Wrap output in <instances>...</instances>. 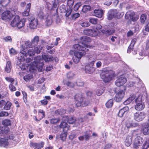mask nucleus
<instances>
[{
  "label": "nucleus",
  "mask_w": 149,
  "mask_h": 149,
  "mask_svg": "<svg viewBox=\"0 0 149 149\" xmlns=\"http://www.w3.org/2000/svg\"><path fill=\"white\" fill-rule=\"evenodd\" d=\"M63 120L59 125V128H62L64 132H66L69 130V126L67 123L66 120Z\"/></svg>",
  "instance_id": "obj_17"
},
{
  "label": "nucleus",
  "mask_w": 149,
  "mask_h": 149,
  "mask_svg": "<svg viewBox=\"0 0 149 149\" xmlns=\"http://www.w3.org/2000/svg\"><path fill=\"white\" fill-rule=\"evenodd\" d=\"M5 79L7 81L10 82V84L13 83L15 85H17V81L9 77H6Z\"/></svg>",
  "instance_id": "obj_37"
},
{
  "label": "nucleus",
  "mask_w": 149,
  "mask_h": 149,
  "mask_svg": "<svg viewBox=\"0 0 149 149\" xmlns=\"http://www.w3.org/2000/svg\"><path fill=\"white\" fill-rule=\"evenodd\" d=\"M146 116V113L144 112H136L134 114V119L136 121L140 122L142 121Z\"/></svg>",
  "instance_id": "obj_9"
},
{
  "label": "nucleus",
  "mask_w": 149,
  "mask_h": 149,
  "mask_svg": "<svg viewBox=\"0 0 149 149\" xmlns=\"http://www.w3.org/2000/svg\"><path fill=\"white\" fill-rule=\"evenodd\" d=\"M44 143L43 142H41L40 143L31 142L30 146L31 147L34 148V149H41V148L43 147Z\"/></svg>",
  "instance_id": "obj_18"
},
{
  "label": "nucleus",
  "mask_w": 149,
  "mask_h": 149,
  "mask_svg": "<svg viewBox=\"0 0 149 149\" xmlns=\"http://www.w3.org/2000/svg\"><path fill=\"white\" fill-rule=\"evenodd\" d=\"M11 63L10 61H7L6 63V67L5 68V70L7 72L9 73L11 70Z\"/></svg>",
  "instance_id": "obj_36"
},
{
  "label": "nucleus",
  "mask_w": 149,
  "mask_h": 149,
  "mask_svg": "<svg viewBox=\"0 0 149 149\" xmlns=\"http://www.w3.org/2000/svg\"><path fill=\"white\" fill-rule=\"evenodd\" d=\"M84 136V139L86 141L88 140L91 137L89 132H86Z\"/></svg>",
  "instance_id": "obj_51"
},
{
  "label": "nucleus",
  "mask_w": 149,
  "mask_h": 149,
  "mask_svg": "<svg viewBox=\"0 0 149 149\" xmlns=\"http://www.w3.org/2000/svg\"><path fill=\"white\" fill-rule=\"evenodd\" d=\"M28 19L30 22L29 23V26L31 29H34L36 28L38 25V21L37 19L33 16H29Z\"/></svg>",
  "instance_id": "obj_11"
},
{
  "label": "nucleus",
  "mask_w": 149,
  "mask_h": 149,
  "mask_svg": "<svg viewBox=\"0 0 149 149\" xmlns=\"http://www.w3.org/2000/svg\"><path fill=\"white\" fill-rule=\"evenodd\" d=\"M9 131L8 128L7 126L1 127L0 126V134H6Z\"/></svg>",
  "instance_id": "obj_31"
},
{
  "label": "nucleus",
  "mask_w": 149,
  "mask_h": 149,
  "mask_svg": "<svg viewBox=\"0 0 149 149\" xmlns=\"http://www.w3.org/2000/svg\"><path fill=\"white\" fill-rule=\"evenodd\" d=\"M101 32L103 33H104L107 36L110 35L112 33V31L110 30H108L107 29H105L101 30Z\"/></svg>",
  "instance_id": "obj_40"
},
{
  "label": "nucleus",
  "mask_w": 149,
  "mask_h": 149,
  "mask_svg": "<svg viewBox=\"0 0 149 149\" xmlns=\"http://www.w3.org/2000/svg\"><path fill=\"white\" fill-rule=\"evenodd\" d=\"M124 15V13L123 12L118 11L117 10V13L115 14V17L117 18H120L122 17Z\"/></svg>",
  "instance_id": "obj_42"
},
{
  "label": "nucleus",
  "mask_w": 149,
  "mask_h": 149,
  "mask_svg": "<svg viewBox=\"0 0 149 149\" xmlns=\"http://www.w3.org/2000/svg\"><path fill=\"white\" fill-rule=\"evenodd\" d=\"M35 51L36 52L35 50H33V49H32L29 50L27 49V50H21L20 52L21 54L26 56L29 55V56H32L34 55L35 54Z\"/></svg>",
  "instance_id": "obj_16"
},
{
  "label": "nucleus",
  "mask_w": 149,
  "mask_h": 149,
  "mask_svg": "<svg viewBox=\"0 0 149 149\" xmlns=\"http://www.w3.org/2000/svg\"><path fill=\"white\" fill-rule=\"evenodd\" d=\"M93 60L91 61V59H90L89 64L88 65H86V66L85 72L86 73L89 74H91L94 71L95 68L93 66L95 61L99 59V58L94 56Z\"/></svg>",
  "instance_id": "obj_7"
},
{
  "label": "nucleus",
  "mask_w": 149,
  "mask_h": 149,
  "mask_svg": "<svg viewBox=\"0 0 149 149\" xmlns=\"http://www.w3.org/2000/svg\"><path fill=\"white\" fill-rule=\"evenodd\" d=\"M60 121L59 118H53L50 120V123L53 124H56L58 123Z\"/></svg>",
  "instance_id": "obj_41"
},
{
  "label": "nucleus",
  "mask_w": 149,
  "mask_h": 149,
  "mask_svg": "<svg viewBox=\"0 0 149 149\" xmlns=\"http://www.w3.org/2000/svg\"><path fill=\"white\" fill-rule=\"evenodd\" d=\"M134 15H135L134 12L132 11H129L126 13L125 17L126 19H128L130 17L131 18Z\"/></svg>",
  "instance_id": "obj_33"
},
{
  "label": "nucleus",
  "mask_w": 149,
  "mask_h": 149,
  "mask_svg": "<svg viewBox=\"0 0 149 149\" xmlns=\"http://www.w3.org/2000/svg\"><path fill=\"white\" fill-rule=\"evenodd\" d=\"M10 53L11 55H14L17 53V52L13 48H11L10 50Z\"/></svg>",
  "instance_id": "obj_58"
},
{
  "label": "nucleus",
  "mask_w": 149,
  "mask_h": 149,
  "mask_svg": "<svg viewBox=\"0 0 149 149\" xmlns=\"http://www.w3.org/2000/svg\"><path fill=\"white\" fill-rule=\"evenodd\" d=\"M11 104L9 102H7L5 104V106L4 107V109L6 110H8L10 108L11 106Z\"/></svg>",
  "instance_id": "obj_45"
},
{
  "label": "nucleus",
  "mask_w": 149,
  "mask_h": 149,
  "mask_svg": "<svg viewBox=\"0 0 149 149\" xmlns=\"http://www.w3.org/2000/svg\"><path fill=\"white\" fill-rule=\"evenodd\" d=\"M73 49L69 52L70 55H74L73 60L75 63H79L81 57L86 54V52L88 51V46L83 44H77L73 45Z\"/></svg>",
  "instance_id": "obj_1"
},
{
  "label": "nucleus",
  "mask_w": 149,
  "mask_h": 149,
  "mask_svg": "<svg viewBox=\"0 0 149 149\" xmlns=\"http://www.w3.org/2000/svg\"><path fill=\"white\" fill-rule=\"evenodd\" d=\"M141 131L144 135H147L149 134V126L146 123L143 125Z\"/></svg>",
  "instance_id": "obj_23"
},
{
  "label": "nucleus",
  "mask_w": 149,
  "mask_h": 149,
  "mask_svg": "<svg viewBox=\"0 0 149 149\" xmlns=\"http://www.w3.org/2000/svg\"><path fill=\"white\" fill-rule=\"evenodd\" d=\"M39 41V37L38 36H36L31 41L32 44H35L33 46L34 49L36 52L37 54H39L42 48V46H40L38 47L37 45Z\"/></svg>",
  "instance_id": "obj_8"
},
{
  "label": "nucleus",
  "mask_w": 149,
  "mask_h": 149,
  "mask_svg": "<svg viewBox=\"0 0 149 149\" xmlns=\"http://www.w3.org/2000/svg\"><path fill=\"white\" fill-rule=\"evenodd\" d=\"M105 89L102 86L99 87L96 91V94L98 96L101 95L104 92Z\"/></svg>",
  "instance_id": "obj_32"
},
{
  "label": "nucleus",
  "mask_w": 149,
  "mask_h": 149,
  "mask_svg": "<svg viewBox=\"0 0 149 149\" xmlns=\"http://www.w3.org/2000/svg\"><path fill=\"white\" fill-rule=\"evenodd\" d=\"M63 120L67 121L70 124H73L76 120V118L74 117L71 116L68 117L66 116L63 117Z\"/></svg>",
  "instance_id": "obj_25"
},
{
  "label": "nucleus",
  "mask_w": 149,
  "mask_h": 149,
  "mask_svg": "<svg viewBox=\"0 0 149 149\" xmlns=\"http://www.w3.org/2000/svg\"><path fill=\"white\" fill-rule=\"evenodd\" d=\"M41 58L40 56H37L35 57L33 62L31 63L29 65L28 64V66L22 65L19 67L22 70H28L31 73L34 72L36 68H38L39 71L41 72L44 63Z\"/></svg>",
  "instance_id": "obj_2"
},
{
  "label": "nucleus",
  "mask_w": 149,
  "mask_h": 149,
  "mask_svg": "<svg viewBox=\"0 0 149 149\" xmlns=\"http://www.w3.org/2000/svg\"><path fill=\"white\" fill-rule=\"evenodd\" d=\"M10 2V0H0V5L3 7H5L8 6Z\"/></svg>",
  "instance_id": "obj_30"
},
{
  "label": "nucleus",
  "mask_w": 149,
  "mask_h": 149,
  "mask_svg": "<svg viewBox=\"0 0 149 149\" xmlns=\"http://www.w3.org/2000/svg\"><path fill=\"white\" fill-rule=\"evenodd\" d=\"M8 115V114L7 112L1 111L0 112V117L7 116Z\"/></svg>",
  "instance_id": "obj_61"
},
{
  "label": "nucleus",
  "mask_w": 149,
  "mask_h": 149,
  "mask_svg": "<svg viewBox=\"0 0 149 149\" xmlns=\"http://www.w3.org/2000/svg\"><path fill=\"white\" fill-rule=\"evenodd\" d=\"M25 20L24 18L20 19L17 15H16L11 21L10 25L13 27H17L18 29L22 28L24 26Z\"/></svg>",
  "instance_id": "obj_3"
},
{
  "label": "nucleus",
  "mask_w": 149,
  "mask_h": 149,
  "mask_svg": "<svg viewBox=\"0 0 149 149\" xmlns=\"http://www.w3.org/2000/svg\"><path fill=\"white\" fill-rule=\"evenodd\" d=\"M67 77L68 79H72L74 77V73L70 72L67 73Z\"/></svg>",
  "instance_id": "obj_50"
},
{
  "label": "nucleus",
  "mask_w": 149,
  "mask_h": 149,
  "mask_svg": "<svg viewBox=\"0 0 149 149\" xmlns=\"http://www.w3.org/2000/svg\"><path fill=\"white\" fill-rule=\"evenodd\" d=\"M136 41V39L135 38L133 39L132 40L130 46L128 47V49L127 51V53H130V50H131L133 49L134 46L135 44Z\"/></svg>",
  "instance_id": "obj_34"
},
{
  "label": "nucleus",
  "mask_w": 149,
  "mask_h": 149,
  "mask_svg": "<svg viewBox=\"0 0 149 149\" xmlns=\"http://www.w3.org/2000/svg\"><path fill=\"white\" fill-rule=\"evenodd\" d=\"M41 57L43 63L44 64V61L43 59L45 62H49L52 61L53 59V58L51 56H49L46 55L45 54H44L42 55V57L40 56ZM44 65V64H43ZM44 65H43V66Z\"/></svg>",
  "instance_id": "obj_19"
},
{
  "label": "nucleus",
  "mask_w": 149,
  "mask_h": 149,
  "mask_svg": "<svg viewBox=\"0 0 149 149\" xmlns=\"http://www.w3.org/2000/svg\"><path fill=\"white\" fill-rule=\"evenodd\" d=\"M17 10L16 9H15L14 13L9 10H7L4 11L1 15V19L6 22L10 21L15 15V12Z\"/></svg>",
  "instance_id": "obj_6"
},
{
  "label": "nucleus",
  "mask_w": 149,
  "mask_h": 149,
  "mask_svg": "<svg viewBox=\"0 0 149 149\" xmlns=\"http://www.w3.org/2000/svg\"><path fill=\"white\" fill-rule=\"evenodd\" d=\"M146 15L145 14H142L140 17L141 22V23L144 24L146 19Z\"/></svg>",
  "instance_id": "obj_47"
},
{
  "label": "nucleus",
  "mask_w": 149,
  "mask_h": 149,
  "mask_svg": "<svg viewBox=\"0 0 149 149\" xmlns=\"http://www.w3.org/2000/svg\"><path fill=\"white\" fill-rule=\"evenodd\" d=\"M149 147V140H148L146 141L145 143L143 144V149H147Z\"/></svg>",
  "instance_id": "obj_54"
},
{
  "label": "nucleus",
  "mask_w": 149,
  "mask_h": 149,
  "mask_svg": "<svg viewBox=\"0 0 149 149\" xmlns=\"http://www.w3.org/2000/svg\"><path fill=\"white\" fill-rule=\"evenodd\" d=\"M132 143V137L128 135L125 141V144L127 146H129Z\"/></svg>",
  "instance_id": "obj_28"
},
{
  "label": "nucleus",
  "mask_w": 149,
  "mask_h": 149,
  "mask_svg": "<svg viewBox=\"0 0 149 149\" xmlns=\"http://www.w3.org/2000/svg\"><path fill=\"white\" fill-rule=\"evenodd\" d=\"M66 85L70 88H73L74 86V84L73 83L70 81L66 83Z\"/></svg>",
  "instance_id": "obj_59"
},
{
  "label": "nucleus",
  "mask_w": 149,
  "mask_h": 149,
  "mask_svg": "<svg viewBox=\"0 0 149 149\" xmlns=\"http://www.w3.org/2000/svg\"><path fill=\"white\" fill-rule=\"evenodd\" d=\"M81 5V4L80 3H76L74 7V10L75 11H77L80 6Z\"/></svg>",
  "instance_id": "obj_57"
},
{
  "label": "nucleus",
  "mask_w": 149,
  "mask_h": 149,
  "mask_svg": "<svg viewBox=\"0 0 149 149\" xmlns=\"http://www.w3.org/2000/svg\"><path fill=\"white\" fill-rule=\"evenodd\" d=\"M94 13V15L99 18H101L103 15V10L101 9L95 10Z\"/></svg>",
  "instance_id": "obj_27"
},
{
  "label": "nucleus",
  "mask_w": 149,
  "mask_h": 149,
  "mask_svg": "<svg viewBox=\"0 0 149 149\" xmlns=\"http://www.w3.org/2000/svg\"><path fill=\"white\" fill-rule=\"evenodd\" d=\"M129 108L127 106H125L120 110L118 113V116L120 117L123 116V115L126 113L128 111Z\"/></svg>",
  "instance_id": "obj_24"
},
{
  "label": "nucleus",
  "mask_w": 149,
  "mask_h": 149,
  "mask_svg": "<svg viewBox=\"0 0 149 149\" xmlns=\"http://www.w3.org/2000/svg\"><path fill=\"white\" fill-rule=\"evenodd\" d=\"M127 81V79L125 77L121 76L116 81L115 84L116 86L120 87L124 85Z\"/></svg>",
  "instance_id": "obj_13"
},
{
  "label": "nucleus",
  "mask_w": 149,
  "mask_h": 149,
  "mask_svg": "<svg viewBox=\"0 0 149 149\" xmlns=\"http://www.w3.org/2000/svg\"><path fill=\"white\" fill-rule=\"evenodd\" d=\"M2 123L3 125L6 126L9 125L11 124L10 120L8 119H5L3 120Z\"/></svg>",
  "instance_id": "obj_53"
},
{
  "label": "nucleus",
  "mask_w": 149,
  "mask_h": 149,
  "mask_svg": "<svg viewBox=\"0 0 149 149\" xmlns=\"http://www.w3.org/2000/svg\"><path fill=\"white\" fill-rule=\"evenodd\" d=\"M113 104V100L112 99L109 100L106 104V107L108 108L111 107Z\"/></svg>",
  "instance_id": "obj_43"
},
{
  "label": "nucleus",
  "mask_w": 149,
  "mask_h": 149,
  "mask_svg": "<svg viewBox=\"0 0 149 149\" xmlns=\"http://www.w3.org/2000/svg\"><path fill=\"white\" fill-rule=\"evenodd\" d=\"M80 25L83 27H87L90 25V23L87 21H84L80 23Z\"/></svg>",
  "instance_id": "obj_52"
},
{
  "label": "nucleus",
  "mask_w": 149,
  "mask_h": 149,
  "mask_svg": "<svg viewBox=\"0 0 149 149\" xmlns=\"http://www.w3.org/2000/svg\"><path fill=\"white\" fill-rule=\"evenodd\" d=\"M117 13L116 9H112L109 11L108 13L107 18L109 20H111L115 17V14Z\"/></svg>",
  "instance_id": "obj_20"
},
{
  "label": "nucleus",
  "mask_w": 149,
  "mask_h": 149,
  "mask_svg": "<svg viewBox=\"0 0 149 149\" xmlns=\"http://www.w3.org/2000/svg\"><path fill=\"white\" fill-rule=\"evenodd\" d=\"M135 101L136 104L135 106V108L136 110L140 111L144 109L145 105L142 102L141 97H139L136 98Z\"/></svg>",
  "instance_id": "obj_12"
},
{
  "label": "nucleus",
  "mask_w": 149,
  "mask_h": 149,
  "mask_svg": "<svg viewBox=\"0 0 149 149\" xmlns=\"http://www.w3.org/2000/svg\"><path fill=\"white\" fill-rule=\"evenodd\" d=\"M143 141V139L141 137L139 136H137L133 144L134 147L135 148H137L142 145Z\"/></svg>",
  "instance_id": "obj_14"
},
{
  "label": "nucleus",
  "mask_w": 149,
  "mask_h": 149,
  "mask_svg": "<svg viewBox=\"0 0 149 149\" xmlns=\"http://www.w3.org/2000/svg\"><path fill=\"white\" fill-rule=\"evenodd\" d=\"M114 72L111 70H104L100 74L101 78L105 82L111 80L114 77Z\"/></svg>",
  "instance_id": "obj_5"
},
{
  "label": "nucleus",
  "mask_w": 149,
  "mask_h": 149,
  "mask_svg": "<svg viewBox=\"0 0 149 149\" xmlns=\"http://www.w3.org/2000/svg\"><path fill=\"white\" fill-rule=\"evenodd\" d=\"M84 33L87 35L92 37H95L97 36L99 33V31L95 29L93 27L92 29H87L84 30Z\"/></svg>",
  "instance_id": "obj_10"
},
{
  "label": "nucleus",
  "mask_w": 149,
  "mask_h": 149,
  "mask_svg": "<svg viewBox=\"0 0 149 149\" xmlns=\"http://www.w3.org/2000/svg\"><path fill=\"white\" fill-rule=\"evenodd\" d=\"M72 11V9L71 8L69 7L65 10V16L68 17L71 14Z\"/></svg>",
  "instance_id": "obj_49"
},
{
  "label": "nucleus",
  "mask_w": 149,
  "mask_h": 149,
  "mask_svg": "<svg viewBox=\"0 0 149 149\" xmlns=\"http://www.w3.org/2000/svg\"><path fill=\"white\" fill-rule=\"evenodd\" d=\"M80 40L82 41V43L80 42L78 44H83L86 45L88 46V47H86V48L88 49V48H90V47L86 44L85 43L90 42L91 41V39L89 37L87 36H84L81 37L80 38Z\"/></svg>",
  "instance_id": "obj_21"
},
{
  "label": "nucleus",
  "mask_w": 149,
  "mask_h": 149,
  "mask_svg": "<svg viewBox=\"0 0 149 149\" xmlns=\"http://www.w3.org/2000/svg\"><path fill=\"white\" fill-rule=\"evenodd\" d=\"M139 18V16L138 15H134L131 19L133 22L136 21Z\"/></svg>",
  "instance_id": "obj_63"
},
{
  "label": "nucleus",
  "mask_w": 149,
  "mask_h": 149,
  "mask_svg": "<svg viewBox=\"0 0 149 149\" xmlns=\"http://www.w3.org/2000/svg\"><path fill=\"white\" fill-rule=\"evenodd\" d=\"M38 113H40L42 114V116H41V118L40 119V120H41L42 118H43L45 116V112H44L43 110L42 109H39L38 110Z\"/></svg>",
  "instance_id": "obj_60"
},
{
  "label": "nucleus",
  "mask_w": 149,
  "mask_h": 149,
  "mask_svg": "<svg viewBox=\"0 0 149 149\" xmlns=\"http://www.w3.org/2000/svg\"><path fill=\"white\" fill-rule=\"evenodd\" d=\"M125 125L128 128L136 126V124L133 123L132 120H127L126 121Z\"/></svg>",
  "instance_id": "obj_29"
},
{
  "label": "nucleus",
  "mask_w": 149,
  "mask_h": 149,
  "mask_svg": "<svg viewBox=\"0 0 149 149\" xmlns=\"http://www.w3.org/2000/svg\"><path fill=\"white\" fill-rule=\"evenodd\" d=\"M135 95H133L130 96L128 99V100L130 101V103L133 100H134L135 98Z\"/></svg>",
  "instance_id": "obj_62"
},
{
  "label": "nucleus",
  "mask_w": 149,
  "mask_h": 149,
  "mask_svg": "<svg viewBox=\"0 0 149 149\" xmlns=\"http://www.w3.org/2000/svg\"><path fill=\"white\" fill-rule=\"evenodd\" d=\"M53 21L52 17L50 16H48L46 19V24L47 26L51 25Z\"/></svg>",
  "instance_id": "obj_39"
},
{
  "label": "nucleus",
  "mask_w": 149,
  "mask_h": 149,
  "mask_svg": "<svg viewBox=\"0 0 149 149\" xmlns=\"http://www.w3.org/2000/svg\"><path fill=\"white\" fill-rule=\"evenodd\" d=\"M8 144L9 142L8 139L0 138V146L6 147Z\"/></svg>",
  "instance_id": "obj_26"
},
{
  "label": "nucleus",
  "mask_w": 149,
  "mask_h": 149,
  "mask_svg": "<svg viewBox=\"0 0 149 149\" xmlns=\"http://www.w3.org/2000/svg\"><path fill=\"white\" fill-rule=\"evenodd\" d=\"M80 16V15L79 13H76L73 14L72 16V18L73 19H75L78 17Z\"/></svg>",
  "instance_id": "obj_64"
},
{
  "label": "nucleus",
  "mask_w": 149,
  "mask_h": 149,
  "mask_svg": "<svg viewBox=\"0 0 149 149\" xmlns=\"http://www.w3.org/2000/svg\"><path fill=\"white\" fill-rule=\"evenodd\" d=\"M17 85H14V84H13V83L10 84L9 85V88L10 90L11 91H14L16 90V88L15 87Z\"/></svg>",
  "instance_id": "obj_48"
},
{
  "label": "nucleus",
  "mask_w": 149,
  "mask_h": 149,
  "mask_svg": "<svg viewBox=\"0 0 149 149\" xmlns=\"http://www.w3.org/2000/svg\"><path fill=\"white\" fill-rule=\"evenodd\" d=\"M32 76L30 74H28L24 77V79L25 81H29L32 78Z\"/></svg>",
  "instance_id": "obj_55"
},
{
  "label": "nucleus",
  "mask_w": 149,
  "mask_h": 149,
  "mask_svg": "<svg viewBox=\"0 0 149 149\" xmlns=\"http://www.w3.org/2000/svg\"><path fill=\"white\" fill-rule=\"evenodd\" d=\"M125 92L123 90H121L118 92L116 94L115 100L117 102H120L123 98Z\"/></svg>",
  "instance_id": "obj_15"
},
{
  "label": "nucleus",
  "mask_w": 149,
  "mask_h": 149,
  "mask_svg": "<svg viewBox=\"0 0 149 149\" xmlns=\"http://www.w3.org/2000/svg\"><path fill=\"white\" fill-rule=\"evenodd\" d=\"M24 45H22L21 46L22 50H27L28 48L32 47V42L29 41H26L24 42Z\"/></svg>",
  "instance_id": "obj_22"
},
{
  "label": "nucleus",
  "mask_w": 149,
  "mask_h": 149,
  "mask_svg": "<svg viewBox=\"0 0 149 149\" xmlns=\"http://www.w3.org/2000/svg\"><path fill=\"white\" fill-rule=\"evenodd\" d=\"M77 107L82 106L84 107L88 105L90 103V101L85 98L80 94H77L74 97Z\"/></svg>",
  "instance_id": "obj_4"
},
{
  "label": "nucleus",
  "mask_w": 149,
  "mask_h": 149,
  "mask_svg": "<svg viewBox=\"0 0 149 149\" xmlns=\"http://www.w3.org/2000/svg\"><path fill=\"white\" fill-rule=\"evenodd\" d=\"M98 21L97 19L93 17H90L89 19V22L91 24H97Z\"/></svg>",
  "instance_id": "obj_46"
},
{
  "label": "nucleus",
  "mask_w": 149,
  "mask_h": 149,
  "mask_svg": "<svg viewBox=\"0 0 149 149\" xmlns=\"http://www.w3.org/2000/svg\"><path fill=\"white\" fill-rule=\"evenodd\" d=\"M37 15L38 17L40 19H42L44 17V15L41 9L40 8L38 9L37 12Z\"/></svg>",
  "instance_id": "obj_35"
},
{
  "label": "nucleus",
  "mask_w": 149,
  "mask_h": 149,
  "mask_svg": "<svg viewBox=\"0 0 149 149\" xmlns=\"http://www.w3.org/2000/svg\"><path fill=\"white\" fill-rule=\"evenodd\" d=\"M91 8V6L89 5H85L83 6L82 10L83 12L86 13L90 10Z\"/></svg>",
  "instance_id": "obj_44"
},
{
  "label": "nucleus",
  "mask_w": 149,
  "mask_h": 149,
  "mask_svg": "<svg viewBox=\"0 0 149 149\" xmlns=\"http://www.w3.org/2000/svg\"><path fill=\"white\" fill-rule=\"evenodd\" d=\"M24 55L20 56L18 57V61L17 62V65H19L22 64V62H24L25 59Z\"/></svg>",
  "instance_id": "obj_38"
},
{
  "label": "nucleus",
  "mask_w": 149,
  "mask_h": 149,
  "mask_svg": "<svg viewBox=\"0 0 149 149\" xmlns=\"http://www.w3.org/2000/svg\"><path fill=\"white\" fill-rule=\"evenodd\" d=\"M74 0H68L67 1V5L69 6V7L71 8L73 5L74 3Z\"/></svg>",
  "instance_id": "obj_56"
}]
</instances>
